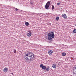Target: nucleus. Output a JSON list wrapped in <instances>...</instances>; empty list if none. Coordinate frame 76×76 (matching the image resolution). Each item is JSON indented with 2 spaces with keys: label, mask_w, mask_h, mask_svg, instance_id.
Returning a JSON list of instances; mask_svg holds the SVG:
<instances>
[{
  "label": "nucleus",
  "mask_w": 76,
  "mask_h": 76,
  "mask_svg": "<svg viewBox=\"0 0 76 76\" xmlns=\"http://www.w3.org/2000/svg\"><path fill=\"white\" fill-rule=\"evenodd\" d=\"M34 57V55L32 53L28 52L26 53L24 57L27 60L33 61V58Z\"/></svg>",
  "instance_id": "obj_1"
},
{
  "label": "nucleus",
  "mask_w": 76,
  "mask_h": 76,
  "mask_svg": "<svg viewBox=\"0 0 76 76\" xmlns=\"http://www.w3.org/2000/svg\"><path fill=\"white\" fill-rule=\"evenodd\" d=\"M51 3V1H48L46 4L45 5V9L48 10V8H49V7H50V6H51V4L50 3Z\"/></svg>",
  "instance_id": "obj_2"
},
{
  "label": "nucleus",
  "mask_w": 76,
  "mask_h": 76,
  "mask_svg": "<svg viewBox=\"0 0 76 76\" xmlns=\"http://www.w3.org/2000/svg\"><path fill=\"white\" fill-rule=\"evenodd\" d=\"M50 35V37L51 36V38H54V37H55V35H54V33L53 32H50L49 33H48Z\"/></svg>",
  "instance_id": "obj_3"
},
{
  "label": "nucleus",
  "mask_w": 76,
  "mask_h": 76,
  "mask_svg": "<svg viewBox=\"0 0 76 76\" xmlns=\"http://www.w3.org/2000/svg\"><path fill=\"white\" fill-rule=\"evenodd\" d=\"M8 68H7V67H5L3 69V72L4 73H6V72H7V71H8Z\"/></svg>",
  "instance_id": "obj_4"
},
{
  "label": "nucleus",
  "mask_w": 76,
  "mask_h": 76,
  "mask_svg": "<svg viewBox=\"0 0 76 76\" xmlns=\"http://www.w3.org/2000/svg\"><path fill=\"white\" fill-rule=\"evenodd\" d=\"M29 33H27V35L28 37H31L32 35V32L30 31H28Z\"/></svg>",
  "instance_id": "obj_5"
},
{
  "label": "nucleus",
  "mask_w": 76,
  "mask_h": 76,
  "mask_svg": "<svg viewBox=\"0 0 76 76\" xmlns=\"http://www.w3.org/2000/svg\"><path fill=\"white\" fill-rule=\"evenodd\" d=\"M7 8L8 9H10H10H13L14 10L15 9V10H18V9L17 8H15V7H13L12 8H11L10 7H7Z\"/></svg>",
  "instance_id": "obj_6"
},
{
  "label": "nucleus",
  "mask_w": 76,
  "mask_h": 76,
  "mask_svg": "<svg viewBox=\"0 0 76 76\" xmlns=\"http://www.w3.org/2000/svg\"><path fill=\"white\" fill-rule=\"evenodd\" d=\"M53 50H50L48 52V54L50 56H51L53 54Z\"/></svg>",
  "instance_id": "obj_7"
},
{
  "label": "nucleus",
  "mask_w": 76,
  "mask_h": 76,
  "mask_svg": "<svg viewBox=\"0 0 76 76\" xmlns=\"http://www.w3.org/2000/svg\"><path fill=\"white\" fill-rule=\"evenodd\" d=\"M48 39L50 41H51V40H52V37H51L50 35L49 34H48Z\"/></svg>",
  "instance_id": "obj_8"
},
{
  "label": "nucleus",
  "mask_w": 76,
  "mask_h": 76,
  "mask_svg": "<svg viewBox=\"0 0 76 76\" xmlns=\"http://www.w3.org/2000/svg\"><path fill=\"white\" fill-rule=\"evenodd\" d=\"M52 67L54 69H56L57 67V65L56 64H54L52 65Z\"/></svg>",
  "instance_id": "obj_9"
},
{
  "label": "nucleus",
  "mask_w": 76,
  "mask_h": 76,
  "mask_svg": "<svg viewBox=\"0 0 76 76\" xmlns=\"http://www.w3.org/2000/svg\"><path fill=\"white\" fill-rule=\"evenodd\" d=\"M62 17L64 19H66L67 18V16L66 14H63Z\"/></svg>",
  "instance_id": "obj_10"
},
{
  "label": "nucleus",
  "mask_w": 76,
  "mask_h": 76,
  "mask_svg": "<svg viewBox=\"0 0 76 76\" xmlns=\"http://www.w3.org/2000/svg\"><path fill=\"white\" fill-rule=\"evenodd\" d=\"M50 66H48L47 67L46 69V70L48 71H49V70H50Z\"/></svg>",
  "instance_id": "obj_11"
},
{
  "label": "nucleus",
  "mask_w": 76,
  "mask_h": 76,
  "mask_svg": "<svg viewBox=\"0 0 76 76\" xmlns=\"http://www.w3.org/2000/svg\"><path fill=\"white\" fill-rule=\"evenodd\" d=\"M42 68L43 70H45L46 69V66H43Z\"/></svg>",
  "instance_id": "obj_12"
},
{
  "label": "nucleus",
  "mask_w": 76,
  "mask_h": 76,
  "mask_svg": "<svg viewBox=\"0 0 76 76\" xmlns=\"http://www.w3.org/2000/svg\"><path fill=\"white\" fill-rule=\"evenodd\" d=\"M25 24L26 25V26H29V23H28V22H26L25 23Z\"/></svg>",
  "instance_id": "obj_13"
},
{
  "label": "nucleus",
  "mask_w": 76,
  "mask_h": 76,
  "mask_svg": "<svg viewBox=\"0 0 76 76\" xmlns=\"http://www.w3.org/2000/svg\"><path fill=\"white\" fill-rule=\"evenodd\" d=\"M66 55V53H62V56H65Z\"/></svg>",
  "instance_id": "obj_14"
},
{
  "label": "nucleus",
  "mask_w": 76,
  "mask_h": 76,
  "mask_svg": "<svg viewBox=\"0 0 76 76\" xmlns=\"http://www.w3.org/2000/svg\"><path fill=\"white\" fill-rule=\"evenodd\" d=\"M73 34H75L76 33V29H75L72 32Z\"/></svg>",
  "instance_id": "obj_15"
},
{
  "label": "nucleus",
  "mask_w": 76,
  "mask_h": 76,
  "mask_svg": "<svg viewBox=\"0 0 76 76\" xmlns=\"http://www.w3.org/2000/svg\"><path fill=\"white\" fill-rule=\"evenodd\" d=\"M56 20H58L59 19V17L58 16L56 18Z\"/></svg>",
  "instance_id": "obj_16"
},
{
  "label": "nucleus",
  "mask_w": 76,
  "mask_h": 76,
  "mask_svg": "<svg viewBox=\"0 0 76 76\" xmlns=\"http://www.w3.org/2000/svg\"><path fill=\"white\" fill-rule=\"evenodd\" d=\"M30 4H31V5H33L34 4V2L32 1L30 2Z\"/></svg>",
  "instance_id": "obj_17"
},
{
  "label": "nucleus",
  "mask_w": 76,
  "mask_h": 76,
  "mask_svg": "<svg viewBox=\"0 0 76 76\" xmlns=\"http://www.w3.org/2000/svg\"><path fill=\"white\" fill-rule=\"evenodd\" d=\"M43 66H44V65H43V64H41L40 65V67L42 68V67H43Z\"/></svg>",
  "instance_id": "obj_18"
},
{
  "label": "nucleus",
  "mask_w": 76,
  "mask_h": 76,
  "mask_svg": "<svg viewBox=\"0 0 76 76\" xmlns=\"http://www.w3.org/2000/svg\"><path fill=\"white\" fill-rule=\"evenodd\" d=\"M54 9V6L52 5V10H53Z\"/></svg>",
  "instance_id": "obj_19"
},
{
  "label": "nucleus",
  "mask_w": 76,
  "mask_h": 76,
  "mask_svg": "<svg viewBox=\"0 0 76 76\" xmlns=\"http://www.w3.org/2000/svg\"><path fill=\"white\" fill-rule=\"evenodd\" d=\"M14 53H16V50L15 49H14Z\"/></svg>",
  "instance_id": "obj_20"
},
{
  "label": "nucleus",
  "mask_w": 76,
  "mask_h": 76,
  "mask_svg": "<svg viewBox=\"0 0 76 76\" xmlns=\"http://www.w3.org/2000/svg\"><path fill=\"white\" fill-rule=\"evenodd\" d=\"M57 5L58 6V5H60V3H57Z\"/></svg>",
  "instance_id": "obj_21"
},
{
  "label": "nucleus",
  "mask_w": 76,
  "mask_h": 76,
  "mask_svg": "<svg viewBox=\"0 0 76 76\" xmlns=\"http://www.w3.org/2000/svg\"><path fill=\"white\" fill-rule=\"evenodd\" d=\"M11 74H12V75H13V73H11Z\"/></svg>",
  "instance_id": "obj_22"
},
{
  "label": "nucleus",
  "mask_w": 76,
  "mask_h": 76,
  "mask_svg": "<svg viewBox=\"0 0 76 76\" xmlns=\"http://www.w3.org/2000/svg\"><path fill=\"white\" fill-rule=\"evenodd\" d=\"M5 8H6V7H5Z\"/></svg>",
  "instance_id": "obj_23"
}]
</instances>
